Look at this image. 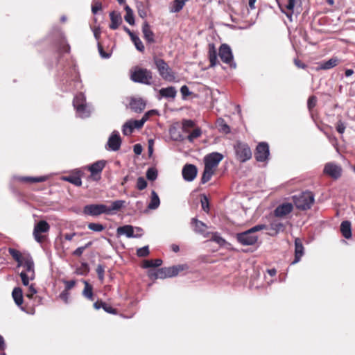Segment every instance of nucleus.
Returning <instances> with one entry per match:
<instances>
[{"label": "nucleus", "instance_id": "37998d69", "mask_svg": "<svg viewBox=\"0 0 355 355\" xmlns=\"http://www.w3.org/2000/svg\"><path fill=\"white\" fill-rule=\"evenodd\" d=\"M146 178L150 181H154L157 178V171L154 168H149L146 171Z\"/></svg>", "mask_w": 355, "mask_h": 355}, {"label": "nucleus", "instance_id": "2f4dec72", "mask_svg": "<svg viewBox=\"0 0 355 355\" xmlns=\"http://www.w3.org/2000/svg\"><path fill=\"white\" fill-rule=\"evenodd\" d=\"M209 59L211 67H214L217 64V63H218L217 53H216V50L214 44H209Z\"/></svg>", "mask_w": 355, "mask_h": 355}, {"label": "nucleus", "instance_id": "20e7f679", "mask_svg": "<svg viewBox=\"0 0 355 355\" xmlns=\"http://www.w3.org/2000/svg\"><path fill=\"white\" fill-rule=\"evenodd\" d=\"M154 63L158 71L159 76L166 81L175 82V76L172 69L168 64L163 60L159 58H154Z\"/></svg>", "mask_w": 355, "mask_h": 355}, {"label": "nucleus", "instance_id": "774afa93", "mask_svg": "<svg viewBox=\"0 0 355 355\" xmlns=\"http://www.w3.org/2000/svg\"><path fill=\"white\" fill-rule=\"evenodd\" d=\"M272 229L279 231L283 230V225L281 223L274 222L271 224Z\"/></svg>", "mask_w": 355, "mask_h": 355}, {"label": "nucleus", "instance_id": "ddd939ff", "mask_svg": "<svg viewBox=\"0 0 355 355\" xmlns=\"http://www.w3.org/2000/svg\"><path fill=\"white\" fill-rule=\"evenodd\" d=\"M122 140L117 130H114L108 138L106 148L112 151H117L121 146Z\"/></svg>", "mask_w": 355, "mask_h": 355}, {"label": "nucleus", "instance_id": "603ef678", "mask_svg": "<svg viewBox=\"0 0 355 355\" xmlns=\"http://www.w3.org/2000/svg\"><path fill=\"white\" fill-rule=\"evenodd\" d=\"M102 10V3L98 1H94L92 5V12L94 15Z\"/></svg>", "mask_w": 355, "mask_h": 355}, {"label": "nucleus", "instance_id": "a19ab883", "mask_svg": "<svg viewBox=\"0 0 355 355\" xmlns=\"http://www.w3.org/2000/svg\"><path fill=\"white\" fill-rule=\"evenodd\" d=\"M134 130V126L130 120L126 121L122 127V132L124 135H130Z\"/></svg>", "mask_w": 355, "mask_h": 355}, {"label": "nucleus", "instance_id": "cd10ccee", "mask_svg": "<svg viewBox=\"0 0 355 355\" xmlns=\"http://www.w3.org/2000/svg\"><path fill=\"white\" fill-rule=\"evenodd\" d=\"M340 232L345 239H350L352 237L351 223L348 220L343 221L340 224Z\"/></svg>", "mask_w": 355, "mask_h": 355}, {"label": "nucleus", "instance_id": "c85d7f7f", "mask_svg": "<svg viewBox=\"0 0 355 355\" xmlns=\"http://www.w3.org/2000/svg\"><path fill=\"white\" fill-rule=\"evenodd\" d=\"M142 32L144 34V38L146 40V41L149 43L154 42V33L150 30V27L149 24L145 21L142 26Z\"/></svg>", "mask_w": 355, "mask_h": 355}, {"label": "nucleus", "instance_id": "b1692460", "mask_svg": "<svg viewBox=\"0 0 355 355\" xmlns=\"http://www.w3.org/2000/svg\"><path fill=\"white\" fill-rule=\"evenodd\" d=\"M339 63V60L334 57L331 58L327 61H324L318 63V67L315 68L316 70H320V69H330L334 67H336Z\"/></svg>", "mask_w": 355, "mask_h": 355}, {"label": "nucleus", "instance_id": "13d9d810", "mask_svg": "<svg viewBox=\"0 0 355 355\" xmlns=\"http://www.w3.org/2000/svg\"><path fill=\"white\" fill-rule=\"evenodd\" d=\"M219 127H220V130L224 133L227 134L230 132V128L229 127L228 125L225 123L223 120L219 123Z\"/></svg>", "mask_w": 355, "mask_h": 355}, {"label": "nucleus", "instance_id": "69168bd1", "mask_svg": "<svg viewBox=\"0 0 355 355\" xmlns=\"http://www.w3.org/2000/svg\"><path fill=\"white\" fill-rule=\"evenodd\" d=\"M65 283V289L64 290H67V291L70 289H71L74 286H75V281L73 280H71V281H65L64 282Z\"/></svg>", "mask_w": 355, "mask_h": 355}, {"label": "nucleus", "instance_id": "393cba45", "mask_svg": "<svg viewBox=\"0 0 355 355\" xmlns=\"http://www.w3.org/2000/svg\"><path fill=\"white\" fill-rule=\"evenodd\" d=\"M160 98L174 99L177 94V90L175 87L170 86L166 88H162L159 91Z\"/></svg>", "mask_w": 355, "mask_h": 355}, {"label": "nucleus", "instance_id": "4468645a", "mask_svg": "<svg viewBox=\"0 0 355 355\" xmlns=\"http://www.w3.org/2000/svg\"><path fill=\"white\" fill-rule=\"evenodd\" d=\"M276 1L281 11L286 15L290 21H292L295 0H276Z\"/></svg>", "mask_w": 355, "mask_h": 355}, {"label": "nucleus", "instance_id": "4c0bfd02", "mask_svg": "<svg viewBox=\"0 0 355 355\" xmlns=\"http://www.w3.org/2000/svg\"><path fill=\"white\" fill-rule=\"evenodd\" d=\"M162 263V260L160 259L145 260L143 263V267L144 268L158 267Z\"/></svg>", "mask_w": 355, "mask_h": 355}, {"label": "nucleus", "instance_id": "bf43d9fd", "mask_svg": "<svg viewBox=\"0 0 355 355\" xmlns=\"http://www.w3.org/2000/svg\"><path fill=\"white\" fill-rule=\"evenodd\" d=\"M98 49L99 54L101 56V58H109L110 57V55H111L110 53H105L103 51V49L102 46L99 43L98 44Z\"/></svg>", "mask_w": 355, "mask_h": 355}, {"label": "nucleus", "instance_id": "f704fd0d", "mask_svg": "<svg viewBox=\"0 0 355 355\" xmlns=\"http://www.w3.org/2000/svg\"><path fill=\"white\" fill-rule=\"evenodd\" d=\"M215 170L205 166L204 171L201 178V183L205 184L209 181L214 175Z\"/></svg>", "mask_w": 355, "mask_h": 355}, {"label": "nucleus", "instance_id": "0e129e2a", "mask_svg": "<svg viewBox=\"0 0 355 355\" xmlns=\"http://www.w3.org/2000/svg\"><path fill=\"white\" fill-rule=\"evenodd\" d=\"M180 92L183 97L189 96L191 94V92L189 91V87L187 85H183L180 88Z\"/></svg>", "mask_w": 355, "mask_h": 355}, {"label": "nucleus", "instance_id": "f3484780", "mask_svg": "<svg viewBox=\"0 0 355 355\" xmlns=\"http://www.w3.org/2000/svg\"><path fill=\"white\" fill-rule=\"evenodd\" d=\"M182 173L184 180L191 182L196 178L198 173V169L195 165L187 164L184 166Z\"/></svg>", "mask_w": 355, "mask_h": 355}, {"label": "nucleus", "instance_id": "49530a36", "mask_svg": "<svg viewBox=\"0 0 355 355\" xmlns=\"http://www.w3.org/2000/svg\"><path fill=\"white\" fill-rule=\"evenodd\" d=\"M194 126V122L191 120H184L182 122V129L184 132H189V129Z\"/></svg>", "mask_w": 355, "mask_h": 355}, {"label": "nucleus", "instance_id": "412c9836", "mask_svg": "<svg viewBox=\"0 0 355 355\" xmlns=\"http://www.w3.org/2000/svg\"><path fill=\"white\" fill-rule=\"evenodd\" d=\"M293 210V205L289 202L283 203L275 209V215L278 217L284 216Z\"/></svg>", "mask_w": 355, "mask_h": 355}, {"label": "nucleus", "instance_id": "864d4df0", "mask_svg": "<svg viewBox=\"0 0 355 355\" xmlns=\"http://www.w3.org/2000/svg\"><path fill=\"white\" fill-rule=\"evenodd\" d=\"M130 121L132 123L134 129H139L146 123V117H142L140 120H130Z\"/></svg>", "mask_w": 355, "mask_h": 355}, {"label": "nucleus", "instance_id": "7c9ffc66", "mask_svg": "<svg viewBox=\"0 0 355 355\" xmlns=\"http://www.w3.org/2000/svg\"><path fill=\"white\" fill-rule=\"evenodd\" d=\"M160 205V200L157 193L153 190L151 191L150 202L148 205V209L155 210L159 207Z\"/></svg>", "mask_w": 355, "mask_h": 355}, {"label": "nucleus", "instance_id": "680f3d73", "mask_svg": "<svg viewBox=\"0 0 355 355\" xmlns=\"http://www.w3.org/2000/svg\"><path fill=\"white\" fill-rule=\"evenodd\" d=\"M212 240L216 242L217 243H218L220 245H223L225 243V239H223L221 236H218L217 234H214L213 236Z\"/></svg>", "mask_w": 355, "mask_h": 355}, {"label": "nucleus", "instance_id": "052dcab7", "mask_svg": "<svg viewBox=\"0 0 355 355\" xmlns=\"http://www.w3.org/2000/svg\"><path fill=\"white\" fill-rule=\"evenodd\" d=\"M69 297V293L67 290H64L60 294V298L65 303H68Z\"/></svg>", "mask_w": 355, "mask_h": 355}, {"label": "nucleus", "instance_id": "ea45409f", "mask_svg": "<svg viewBox=\"0 0 355 355\" xmlns=\"http://www.w3.org/2000/svg\"><path fill=\"white\" fill-rule=\"evenodd\" d=\"M63 180L67 182H69L76 186L79 187V186H81V184H82V180L79 176H76V175L65 176L63 178Z\"/></svg>", "mask_w": 355, "mask_h": 355}, {"label": "nucleus", "instance_id": "7ed1b4c3", "mask_svg": "<svg viewBox=\"0 0 355 355\" xmlns=\"http://www.w3.org/2000/svg\"><path fill=\"white\" fill-rule=\"evenodd\" d=\"M266 229V225H257L250 230L236 234L237 241L243 245H251L254 244L257 241V236L255 232L257 231Z\"/></svg>", "mask_w": 355, "mask_h": 355}, {"label": "nucleus", "instance_id": "09e8293b", "mask_svg": "<svg viewBox=\"0 0 355 355\" xmlns=\"http://www.w3.org/2000/svg\"><path fill=\"white\" fill-rule=\"evenodd\" d=\"M149 249H148V246L146 245V246H144L141 248H139L137 250V254L138 257H146L149 254Z\"/></svg>", "mask_w": 355, "mask_h": 355}, {"label": "nucleus", "instance_id": "8fccbe9b", "mask_svg": "<svg viewBox=\"0 0 355 355\" xmlns=\"http://www.w3.org/2000/svg\"><path fill=\"white\" fill-rule=\"evenodd\" d=\"M202 209L207 213L209 212V200L206 196H203L200 200Z\"/></svg>", "mask_w": 355, "mask_h": 355}, {"label": "nucleus", "instance_id": "9b49d317", "mask_svg": "<svg viewBox=\"0 0 355 355\" xmlns=\"http://www.w3.org/2000/svg\"><path fill=\"white\" fill-rule=\"evenodd\" d=\"M223 159V155L217 152H214L207 155L204 158L205 166L216 170L218 164Z\"/></svg>", "mask_w": 355, "mask_h": 355}, {"label": "nucleus", "instance_id": "e433bc0d", "mask_svg": "<svg viewBox=\"0 0 355 355\" xmlns=\"http://www.w3.org/2000/svg\"><path fill=\"white\" fill-rule=\"evenodd\" d=\"M85 288L83 291V295L89 300H93V288L86 281H84Z\"/></svg>", "mask_w": 355, "mask_h": 355}, {"label": "nucleus", "instance_id": "58836bf2", "mask_svg": "<svg viewBox=\"0 0 355 355\" xmlns=\"http://www.w3.org/2000/svg\"><path fill=\"white\" fill-rule=\"evenodd\" d=\"M130 39L138 51L141 52H143L144 51V46L141 40L137 35L134 34L132 36L130 37Z\"/></svg>", "mask_w": 355, "mask_h": 355}, {"label": "nucleus", "instance_id": "bb28decb", "mask_svg": "<svg viewBox=\"0 0 355 355\" xmlns=\"http://www.w3.org/2000/svg\"><path fill=\"white\" fill-rule=\"evenodd\" d=\"M191 224L193 226V230L195 232L200 234H205L207 227L203 222L196 218H193L191 219Z\"/></svg>", "mask_w": 355, "mask_h": 355}, {"label": "nucleus", "instance_id": "c756f323", "mask_svg": "<svg viewBox=\"0 0 355 355\" xmlns=\"http://www.w3.org/2000/svg\"><path fill=\"white\" fill-rule=\"evenodd\" d=\"M12 298L17 306L23 304V292L21 288L15 287L12 292Z\"/></svg>", "mask_w": 355, "mask_h": 355}, {"label": "nucleus", "instance_id": "1a4fd4ad", "mask_svg": "<svg viewBox=\"0 0 355 355\" xmlns=\"http://www.w3.org/2000/svg\"><path fill=\"white\" fill-rule=\"evenodd\" d=\"M219 56L223 62L229 64L232 68H236V63L234 62L232 49L229 45L223 44L220 46Z\"/></svg>", "mask_w": 355, "mask_h": 355}, {"label": "nucleus", "instance_id": "39448f33", "mask_svg": "<svg viewBox=\"0 0 355 355\" xmlns=\"http://www.w3.org/2000/svg\"><path fill=\"white\" fill-rule=\"evenodd\" d=\"M130 78L133 82L150 85L152 83V72L146 69L136 67L132 71Z\"/></svg>", "mask_w": 355, "mask_h": 355}, {"label": "nucleus", "instance_id": "5701e85b", "mask_svg": "<svg viewBox=\"0 0 355 355\" xmlns=\"http://www.w3.org/2000/svg\"><path fill=\"white\" fill-rule=\"evenodd\" d=\"M146 107V102L142 98H132L130 102V107L137 113L141 112Z\"/></svg>", "mask_w": 355, "mask_h": 355}, {"label": "nucleus", "instance_id": "72a5a7b5", "mask_svg": "<svg viewBox=\"0 0 355 355\" xmlns=\"http://www.w3.org/2000/svg\"><path fill=\"white\" fill-rule=\"evenodd\" d=\"M124 9L126 12L124 16V19L130 25H134L135 24V17H134L133 10L128 5H125Z\"/></svg>", "mask_w": 355, "mask_h": 355}, {"label": "nucleus", "instance_id": "2eb2a0df", "mask_svg": "<svg viewBox=\"0 0 355 355\" xmlns=\"http://www.w3.org/2000/svg\"><path fill=\"white\" fill-rule=\"evenodd\" d=\"M137 232H139L136 234H134L135 229L131 225H124L119 227L116 230L117 235H125L128 238H139L142 235V230L139 227H136Z\"/></svg>", "mask_w": 355, "mask_h": 355}, {"label": "nucleus", "instance_id": "dca6fc26", "mask_svg": "<svg viewBox=\"0 0 355 355\" xmlns=\"http://www.w3.org/2000/svg\"><path fill=\"white\" fill-rule=\"evenodd\" d=\"M324 173L333 179L337 180L341 176L342 168L338 164L329 162L325 164Z\"/></svg>", "mask_w": 355, "mask_h": 355}, {"label": "nucleus", "instance_id": "4d7b16f0", "mask_svg": "<svg viewBox=\"0 0 355 355\" xmlns=\"http://www.w3.org/2000/svg\"><path fill=\"white\" fill-rule=\"evenodd\" d=\"M101 306H102V309H103V310L108 313H112V314H115L116 313V311L115 309L112 308V306L107 305L106 303L103 302V303H101Z\"/></svg>", "mask_w": 355, "mask_h": 355}, {"label": "nucleus", "instance_id": "a878e982", "mask_svg": "<svg viewBox=\"0 0 355 355\" xmlns=\"http://www.w3.org/2000/svg\"><path fill=\"white\" fill-rule=\"evenodd\" d=\"M295 259L291 262V264L298 263L304 254V247L299 239L295 240Z\"/></svg>", "mask_w": 355, "mask_h": 355}, {"label": "nucleus", "instance_id": "e2e57ef3", "mask_svg": "<svg viewBox=\"0 0 355 355\" xmlns=\"http://www.w3.org/2000/svg\"><path fill=\"white\" fill-rule=\"evenodd\" d=\"M345 124L341 121H339L336 124V130L340 133L343 134L345 132Z\"/></svg>", "mask_w": 355, "mask_h": 355}, {"label": "nucleus", "instance_id": "aec40b11", "mask_svg": "<svg viewBox=\"0 0 355 355\" xmlns=\"http://www.w3.org/2000/svg\"><path fill=\"white\" fill-rule=\"evenodd\" d=\"M13 180L21 182L36 183L45 182L48 179V176L30 177V176H17L12 177Z\"/></svg>", "mask_w": 355, "mask_h": 355}, {"label": "nucleus", "instance_id": "6ab92c4d", "mask_svg": "<svg viewBox=\"0 0 355 355\" xmlns=\"http://www.w3.org/2000/svg\"><path fill=\"white\" fill-rule=\"evenodd\" d=\"M21 266L25 268L24 272L31 275V279H35L34 261L30 254L24 256V260Z\"/></svg>", "mask_w": 355, "mask_h": 355}, {"label": "nucleus", "instance_id": "f03ea898", "mask_svg": "<svg viewBox=\"0 0 355 355\" xmlns=\"http://www.w3.org/2000/svg\"><path fill=\"white\" fill-rule=\"evenodd\" d=\"M73 105L78 117L85 119L90 116L92 108L90 105L87 103L85 96L83 93H79L75 96Z\"/></svg>", "mask_w": 355, "mask_h": 355}, {"label": "nucleus", "instance_id": "f8f14e48", "mask_svg": "<svg viewBox=\"0 0 355 355\" xmlns=\"http://www.w3.org/2000/svg\"><path fill=\"white\" fill-rule=\"evenodd\" d=\"M270 155L269 146L266 142L259 143L254 153L255 159L257 162H266Z\"/></svg>", "mask_w": 355, "mask_h": 355}, {"label": "nucleus", "instance_id": "c03bdc74", "mask_svg": "<svg viewBox=\"0 0 355 355\" xmlns=\"http://www.w3.org/2000/svg\"><path fill=\"white\" fill-rule=\"evenodd\" d=\"M202 134L200 128H195L188 136V140L192 142L195 139L199 137Z\"/></svg>", "mask_w": 355, "mask_h": 355}, {"label": "nucleus", "instance_id": "79ce46f5", "mask_svg": "<svg viewBox=\"0 0 355 355\" xmlns=\"http://www.w3.org/2000/svg\"><path fill=\"white\" fill-rule=\"evenodd\" d=\"M90 230L94 232H100L105 230V227L100 223H90L87 225Z\"/></svg>", "mask_w": 355, "mask_h": 355}, {"label": "nucleus", "instance_id": "473e14b6", "mask_svg": "<svg viewBox=\"0 0 355 355\" xmlns=\"http://www.w3.org/2000/svg\"><path fill=\"white\" fill-rule=\"evenodd\" d=\"M189 0H174L171 6L170 11L171 12H180Z\"/></svg>", "mask_w": 355, "mask_h": 355}, {"label": "nucleus", "instance_id": "a211bd4d", "mask_svg": "<svg viewBox=\"0 0 355 355\" xmlns=\"http://www.w3.org/2000/svg\"><path fill=\"white\" fill-rule=\"evenodd\" d=\"M105 166V161L104 160L97 161L88 166V170L94 180H98L100 179V174Z\"/></svg>", "mask_w": 355, "mask_h": 355}, {"label": "nucleus", "instance_id": "338daca9", "mask_svg": "<svg viewBox=\"0 0 355 355\" xmlns=\"http://www.w3.org/2000/svg\"><path fill=\"white\" fill-rule=\"evenodd\" d=\"M142 6H143L142 4L137 6L138 15H139L140 17L145 18L146 17L147 14H146V12L144 9L141 8Z\"/></svg>", "mask_w": 355, "mask_h": 355}, {"label": "nucleus", "instance_id": "6e6552de", "mask_svg": "<svg viewBox=\"0 0 355 355\" xmlns=\"http://www.w3.org/2000/svg\"><path fill=\"white\" fill-rule=\"evenodd\" d=\"M183 270V266L181 265L173 266L168 268H162L157 270V272L150 275H153L155 279H165L167 277H173L178 275V273Z\"/></svg>", "mask_w": 355, "mask_h": 355}, {"label": "nucleus", "instance_id": "3c124183", "mask_svg": "<svg viewBox=\"0 0 355 355\" xmlns=\"http://www.w3.org/2000/svg\"><path fill=\"white\" fill-rule=\"evenodd\" d=\"M147 187V182L143 177H139L137 181V188L139 190H144Z\"/></svg>", "mask_w": 355, "mask_h": 355}, {"label": "nucleus", "instance_id": "9d476101", "mask_svg": "<svg viewBox=\"0 0 355 355\" xmlns=\"http://www.w3.org/2000/svg\"><path fill=\"white\" fill-rule=\"evenodd\" d=\"M293 202L297 208L300 209H309L311 207V193L304 192L298 196H294Z\"/></svg>", "mask_w": 355, "mask_h": 355}, {"label": "nucleus", "instance_id": "4be33fe9", "mask_svg": "<svg viewBox=\"0 0 355 355\" xmlns=\"http://www.w3.org/2000/svg\"><path fill=\"white\" fill-rule=\"evenodd\" d=\"M110 17L111 20L110 28L112 30L117 29L123 21L121 13L116 11H112L110 12Z\"/></svg>", "mask_w": 355, "mask_h": 355}, {"label": "nucleus", "instance_id": "0eeeda50", "mask_svg": "<svg viewBox=\"0 0 355 355\" xmlns=\"http://www.w3.org/2000/svg\"><path fill=\"white\" fill-rule=\"evenodd\" d=\"M50 230V225L46 220H40L37 223L33 228V235L35 240L42 243L46 238L45 235Z\"/></svg>", "mask_w": 355, "mask_h": 355}, {"label": "nucleus", "instance_id": "423d86ee", "mask_svg": "<svg viewBox=\"0 0 355 355\" xmlns=\"http://www.w3.org/2000/svg\"><path fill=\"white\" fill-rule=\"evenodd\" d=\"M236 157L241 162H245L252 157V151L249 146L243 142L237 141L234 146Z\"/></svg>", "mask_w": 355, "mask_h": 355}, {"label": "nucleus", "instance_id": "de8ad7c7", "mask_svg": "<svg viewBox=\"0 0 355 355\" xmlns=\"http://www.w3.org/2000/svg\"><path fill=\"white\" fill-rule=\"evenodd\" d=\"M19 275L23 284L26 286H29V281L31 280V275L28 274L26 272H21Z\"/></svg>", "mask_w": 355, "mask_h": 355}, {"label": "nucleus", "instance_id": "6e6d98bb", "mask_svg": "<svg viewBox=\"0 0 355 355\" xmlns=\"http://www.w3.org/2000/svg\"><path fill=\"white\" fill-rule=\"evenodd\" d=\"M37 292V291L36 288L34 287V285L31 284L28 286V293L26 294V296L29 299H32L33 295L36 294Z\"/></svg>", "mask_w": 355, "mask_h": 355}, {"label": "nucleus", "instance_id": "5fc2aeb1", "mask_svg": "<svg viewBox=\"0 0 355 355\" xmlns=\"http://www.w3.org/2000/svg\"><path fill=\"white\" fill-rule=\"evenodd\" d=\"M104 272L105 268L103 265L98 264L96 268V272L98 277V279L103 282L104 279Z\"/></svg>", "mask_w": 355, "mask_h": 355}, {"label": "nucleus", "instance_id": "c9c22d12", "mask_svg": "<svg viewBox=\"0 0 355 355\" xmlns=\"http://www.w3.org/2000/svg\"><path fill=\"white\" fill-rule=\"evenodd\" d=\"M8 252L12 257V258L18 263V266H21V265H22V262L24 260V257L21 256L20 252L14 248H9Z\"/></svg>", "mask_w": 355, "mask_h": 355}, {"label": "nucleus", "instance_id": "f257e3e1", "mask_svg": "<svg viewBox=\"0 0 355 355\" xmlns=\"http://www.w3.org/2000/svg\"><path fill=\"white\" fill-rule=\"evenodd\" d=\"M124 205L125 201L122 200L112 202L110 207L104 204H91L85 206L83 212L85 214L92 216H97L103 214L112 215L120 210Z\"/></svg>", "mask_w": 355, "mask_h": 355}, {"label": "nucleus", "instance_id": "a18cd8bd", "mask_svg": "<svg viewBox=\"0 0 355 355\" xmlns=\"http://www.w3.org/2000/svg\"><path fill=\"white\" fill-rule=\"evenodd\" d=\"M92 245V242H88L85 245L78 247L73 252V254L76 257H80L84 251Z\"/></svg>", "mask_w": 355, "mask_h": 355}]
</instances>
